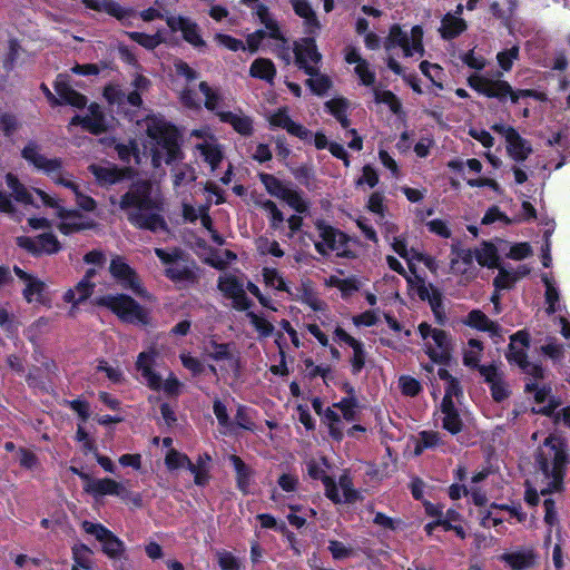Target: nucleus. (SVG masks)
<instances>
[{"mask_svg":"<svg viewBox=\"0 0 570 570\" xmlns=\"http://www.w3.org/2000/svg\"><path fill=\"white\" fill-rule=\"evenodd\" d=\"M538 470L532 483L528 482L525 501L537 505L540 495L546 497L563 490V480L567 471V449L564 442L554 435L546 438L537 456Z\"/></svg>","mask_w":570,"mask_h":570,"instance_id":"obj_1","label":"nucleus"},{"mask_svg":"<svg viewBox=\"0 0 570 570\" xmlns=\"http://www.w3.org/2000/svg\"><path fill=\"white\" fill-rule=\"evenodd\" d=\"M119 207L126 213L129 223L151 232L166 230L161 215L164 202L158 187L144 180L138 181L121 197Z\"/></svg>","mask_w":570,"mask_h":570,"instance_id":"obj_2","label":"nucleus"},{"mask_svg":"<svg viewBox=\"0 0 570 570\" xmlns=\"http://www.w3.org/2000/svg\"><path fill=\"white\" fill-rule=\"evenodd\" d=\"M21 156L29 165L47 175L55 184L72 190L81 209L92 212L96 208V202L80 193L79 186L73 181L72 176L63 169V161L60 158L46 156L41 151V147L35 141H30L23 147Z\"/></svg>","mask_w":570,"mask_h":570,"instance_id":"obj_3","label":"nucleus"},{"mask_svg":"<svg viewBox=\"0 0 570 570\" xmlns=\"http://www.w3.org/2000/svg\"><path fill=\"white\" fill-rule=\"evenodd\" d=\"M148 147L155 167L171 164L181 157L177 132L174 127L157 118L147 120Z\"/></svg>","mask_w":570,"mask_h":570,"instance_id":"obj_4","label":"nucleus"},{"mask_svg":"<svg viewBox=\"0 0 570 570\" xmlns=\"http://www.w3.org/2000/svg\"><path fill=\"white\" fill-rule=\"evenodd\" d=\"M502 72L495 75L474 72L468 77L469 86L480 95L488 98L504 100L507 97L513 104L521 98L533 97L538 100H546V94L530 89L513 90L509 82L501 79Z\"/></svg>","mask_w":570,"mask_h":570,"instance_id":"obj_5","label":"nucleus"},{"mask_svg":"<svg viewBox=\"0 0 570 570\" xmlns=\"http://www.w3.org/2000/svg\"><path fill=\"white\" fill-rule=\"evenodd\" d=\"M198 88L204 97L206 109L216 112L222 122L230 125L236 132L243 136H249L253 132V121L249 116L239 109L233 111L222 109L223 95L219 89L210 87L205 81H202Z\"/></svg>","mask_w":570,"mask_h":570,"instance_id":"obj_6","label":"nucleus"},{"mask_svg":"<svg viewBox=\"0 0 570 570\" xmlns=\"http://www.w3.org/2000/svg\"><path fill=\"white\" fill-rule=\"evenodd\" d=\"M314 411L323 416L324 422L328 425L330 434L335 440L343 438V429L340 425L341 417L347 422L356 420L358 412V404L356 400L350 395L328 406L323 413V403L320 399H314L312 402Z\"/></svg>","mask_w":570,"mask_h":570,"instance_id":"obj_7","label":"nucleus"},{"mask_svg":"<svg viewBox=\"0 0 570 570\" xmlns=\"http://www.w3.org/2000/svg\"><path fill=\"white\" fill-rule=\"evenodd\" d=\"M423 35V28L419 24L413 26L410 32L403 30L400 24H393L384 41V48L390 52L392 49L400 47L404 57L422 58L425 53Z\"/></svg>","mask_w":570,"mask_h":570,"instance_id":"obj_8","label":"nucleus"},{"mask_svg":"<svg viewBox=\"0 0 570 570\" xmlns=\"http://www.w3.org/2000/svg\"><path fill=\"white\" fill-rule=\"evenodd\" d=\"M155 254L165 267L166 276L179 286H188L197 281L194 264L183 257L178 249L155 248Z\"/></svg>","mask_w":570,"mask_h":570,"instance_id":"obj_9","label":"nucleus"},{"mask_svg":"<svg viewBox=\"0 0 570 570\" xmlns=\"http://www.w3.org/2000/svg\"><path fill=\"white\" fill-rule=\"evenodd\" d=\"M189 138L195 156L208 164L212 170L216 169L224 158V150L213 130L208 126H204L191 130Z\"/></svg>","mask_w":570,"mask_h":570,"instance_id":"obj_10","label":"nucleus"},{"mask_svg":"<svg viewBox=\"0 0 570 570\" xmlns=\"http://www.w3.org/2000/svg\"><path fill=\"white\" fill-rule=\"evenodd\" d=\"M98 304L106 306L121 321L130 324L145 325L148 323V313L137 302L127 295H107L98 299Z\"/></svg>","mask_w":570,"mask_h":570,"instance_id":"obj_11","label":"nucleus"},{"mask_svg":"<svg viewBox=\"0 0 570 570\" xmlns=\"http://www.w3.org/2000/svg\"><path fill=\"white\" fill-rule=\"evenodd\" d=\"M33 191L41 199L43 205L56 209V215L59 218L58 228L62 234L69 235L95 226V223L91 219L76 210L65 209L57 199L45 191L40 189H35Z\"/></svg>","mask_w":570,"mask_h":570,"instance_id":"obj_12","label":"nucleus"},{"mask_svg":"<svg viewBox=\"0 0 570 570\" xmlns=\"http://www.w3.org/2000/svg\"><path fill=\"white\" fill-rule=\"evenodd\" d=\"M419 333L424 342L425 352L432 361L445 363L450 360L452 341L445 331L421 323Z\"/></svg>","mask_w":570,"mask_h":570,"instance_id":"obj_13","label":"nucleus"},{"mask_svg":"<svg viewBox=\"0 0 570 570\" xmlns=\"http://www.w3.org/2000/svg\"><path fill=\"white\" fill-rule=\"evenodd\" d=\"M259 178L272 196L286 202L288 206L297 213H305L307 210V202L299 191L293 189L288 184L283 183L269 174H261Z\"/></svg>","mask_w":570,"mask_h":570,"instance_id":"obj_14","label":"nucleus"},{"mask_svg":"<svg viewBox=\"0 0 570 570\" xmlns=\"http://www.w3.org/2000/svg\"><path fill=\"white\" fill-rule=\"evenodd\" d=\"M82 530L95 537L101 543V549L110 559H120L125 552L124 542L116 537L110 530L100 523L83 521Z\"/></svg>","mask_w":570,"mask_h":570,"instance_id":"obj_15","label":"nucleus"},{"mask_svg":"<svg viewBox=\"0 0 570 570\" xmlns=\"http://www.w3.org/2000/svg\"><path fill=\"white\" fill-rule=\"evenodd\" d=\"M316 228L321 240L315 243V247L320 254L334 252L337 256L348 255L347 238L342 232L324 222H317Z\"/></svg>","mask_w":570,"mask_h":570,"instance_id":"obj_16","label":"nucleus"},{"mask_svg":"<svg viewBox=\"0 0 570 570\" xmlns=\"http://www.w3.org/2000/svg\"><path fill=\"white\" fill-rule=\"evenodd\" d=\"M527 346L528 335L524 332L515 333L511 336L507 357L510 362L518 364L525 373L532 375L534 379L542 377V367L538 364L528 362L525 354Z\"/></svg>","mask_w":570,"mask_h":570,"instance_id":"obj_17","label":"nucleus"},{"mask_svg":"<svg viewBox=\"0 0 570 570\" xmlns=\"http://www.w3.org/2000/svg\"><path fill=\"white\" fill-rule=\"evenodd\" d=\"M492 129L504 138L508 155L515 161L525 160L532 153L530 141L524 139L513 127L495 124L492 126Z\"/></svg>","mask_w":570,"mask_h":570,"instance_id":"obj_18","label":"nucleus"},{"mask_svg":"<svg viewBox=\"0 0 570 570\" xmlns=\"http://www.w3.org/2000/svg\"><path fill=\"white\" fill-rule=\"evenodd\" d=\"M406 282L410 288L422 299L428 301L435 317L442 321V294L433 285L425 283L419 275L407 276Z\"/></svg>","mask_w":570,"mask_h":570,"instance_id":"obj_19","label":"nucleus"},{"mask_svg":"<svg viewBox=\"0 0 570 570\" xmlns=\"http://www.w3.org/2000/svg\"><path fill=\"white\" fill-rule=\"evenodd\" d=\"M325 494L334 503H352L360 498V493L353 488V482L347 473H343L337 483L333 479H326Z\"/></svg>","mask_w":570,"mask_h":570,"instance_id":"obj_20","label":"nucleus"},{"mask_svg":"<svg viewBox=\"0 0 570 570\" xmlns=\"http://www.w3.org/2000/svg\"><path fill=\"white\" fill-rule=\"evenodd\" d=\"M46 97L52 105L67 104L76 108H81L86 105L87 99L85 96L75 91L67 81V76L59 75L55 81V89L59 96L57 98L46 86H42Z\"/></svg>","mask_w":570,"mask_h":570,"instance_id":"obj_21","label":"nucleus"},{"mask_svg":"<svg viewBox=\"0 0 570 570\" xmlns=\"http://www.w3.org/2000/svg\"><path fill=\"white\" fill-rule=\"evenodd\" d=\"M204 353L217 362H223L226 370L238 372L240 368L239 351L234 344H220L210 341L205 344Z\"/></svg>","mask_w":570,"mask_h":570,"instance_id":"obj_22","label":"nucleus"},{"mask_svg":"<svg viewBox=\"0 0 570 570\" xmlns=\"http://www.w3.org/2000/svg\"><path fill=\"white\" fill-rule=\"evenodd\" d=\"M344 60L354 66V73L360 83L365 87H373L376 81V73L371 63L364 59L360 50L353 46L344 49Z\"/></svg>","mask_w":570,"mask_h":570,"instance_id":"obj_23","label":"nucleus"},{"mask_svg":"<svg viewBox=\"0 0 570 570\" xmlns=\"http://www.w3.org/2000/svg\"><path fill=\"white\" fill-rule=\"evenodd\" d=\"M110 274L125 288L131 289L140 296H145L146 292L141 286L140 279L135 271L121 257L112 258L109 266Z\"/></svg>","mask_w":570,"mask_h":570,"instance_id":"obj_24","label":"nucleus"},{"mask_svg":"<svg viewBox=\"0 0 570 570\" xmlns=\"http://www.w3.org/2000/svg\"><path fill=\"white\" fill-rule=\"evenodd\" d=\"M296 63L304 69L307 75L315 73V67L321 61V53L317 51L313 38H304L294 43Z\"/></svg>","mask_w":570,"mask_h":570,"instance_id":"obj_25","label":"nucleus"},{"mask_svg":"<svg viewBox=\"0 0 570 570\" xmlns=\"http://www.w3.org/2000/svg\"><path fill=\"white\" fill-rule=\"evenodd\" d=\"M219 291L233 301V306L239 311L249 307V301L244 292V284L232 274H224L218 281Z\"/></svg>","mask_w":570,"mask_h":570,"instance_id":"obj_26","label":"nucleus"},{"mask_svg":"<svg viewBox=\"0 0 570 570\" xmlns=\"http://www.w3.org/2000/svg\"><path fill=\"white\" fill-rule=\"evenodd\" d=\"M17 243L20 247L36 255L52 254L60 248L57 238L52 234H42L36 238L21 236L17 238Z\"/></svg>","mask_w":570,"mask_h":570,"instance_id":"obj_27","label":"nucleus"},{"mask_svg":"<svg viewBox=\"0 0 570 570\" xmlns=\"http://www.w3.org/2000/svg\"><path fill=\"white\" fill-rule=\"evenodd\" d=\"M525 387L529 392L533 393L534 401L538 405L533 409L534 412L551 415L560 405V402L551 396V389L549 386L538 382H531L527 383Z\"/></svg>","mask_w":570,"mask_h":570,"instance_id":"obj_28","label":"nucleus"},{"mask_svg":"<svg viewBox=\"0 0 570 570\" xmlns=\"http://www.w3.org/2000/svg\"><path fill=\"white\" fill-rule=\"evenodd\" d=\"M268 122L274 128H283L288 134L307 141L312 132L304 126L293 121L288 115L287 108H281L268 116Z\"/></svg>","mask_w":570,"mask_h":570,"instance_id":"obj_29","label":"nucleus"},{"mask_svg":"<svg viewBox=\"0 0 570 570\" xmlns=\"http://www.w3.org/2000/svg\"><path fill=\"white\" fill-rule=\"evenodd\" d=\"M159 348L155 344H151L146 351L140 352L137 356L136 368L141 374L147 385H154L156 382V372L153 370V366L159 358Z\"/></svg>","mask_w":570,"mask_h":570,"instance_id":"obj_30","label":"nucleus"},{"mask_svg":"<svg viewBox=\"0 0 570 570\" xmlns=\"http://www.w3.org/2000/svg\"><path fill=\"white\" fill-rule=\"evenodd\" d=\"M16 275L23 282L24 288L22 291L23 297L28 303H45L43 291L45 283L39 278L27 274L19 267H14Z\"/></svg>","mask_w":570,"mask_h":570,"instance_id":"obj_31","label":"nucleus"},{"mask_svg":"<svg viewBox=\"0 0 570 570\" xmlns=\"http://www.w3.org/2000/svg\"><path fill=\"white\" fill-rule=\"evenodd\" d=\"M499 560L509 566L511 570H527L534 566L535 554L532 549L520 548L502 553Z\"/></svg>","mask_w":570,"mask_h":570,"instance_id":"obj_32","label":"nucleus"},{"mask_svg":"<svg viewBox=\"0 0 570 570\" xmlns=\"http://www.w3.org/2000/svg\"><path fill=\"white\" fill-rule=\"evenodd\" d=\"M385 239L390 243L393 250L402 256L407 253V243L404 235L399 234V226L391 219H377Z\"/></svg>","mask_w":570,"mask_h":570,"instance_id":"obj_33","label":"nucleus"},{"mask_svg":"<svg viewBox=\"0 0 570 570\" xmlns=\"http://www.w3.org/2000/svg\"><path fill=\"white\" fill-rule=\"evenodd\" d=\"M85 490L95 495H116L120 498H125L128 493L122 483L108 478L89 480Z\"/></svg>","mask_w":570,"mask_h":570,"instance_id":"obj_34","label":"nucleus"},{"mask_svg":"<svg viewBox=\"0 0 570 570\" xmlns=\"http://www.w3.org/2000/svg\"><path fill=\"white\" fill-rule=\"evenodd\" d=\"M168 24L174 31H180L184 39L194 47L204 46L198 27L191 20L184 17H173L168 20Z\"/></svg>","mask_w":570,"mask_h":570,"instance_id":"obj_35","label":"nucleus"},{"mask_svg":"<svg viewBox=\"0 0 570 570\" xmlns=\"http://www.w3.org/2000/svg\"><path fill=\"white\" fill-rule=\"evenodd\" d=\"M88 111L89 114L85 117L75 116L70 121V127L81 125L86 130L92 134H99L105 130V118L100 107L92 104L89 106Z\"/></svg>","mask_w":570,"mask_h":570,"instance_id":"obj_36","label":"nucleus"},{"mask_svg":"<svg viewBox=\"0 0 570 570\" xmlns=\"http://www.w3.org/2000/svg\"><path fill=\"white\" fill-rule=\"evenodd\" d=\"M208 208L206 206H200L198 208L193 207L191 205L184 204L183 206V215L185 219L189 222H195L196 219L200 220V224L204 228L208 230L210 234V238L218 245L223 244L222 236L213 229L212 219L207 213Z\"/></svg>","mask_w":570,"mask_h":570,"instance_id":"obj_37","label":"nucleus"},{"mask_svg":"<svg viewBox=\"0 0 570 570\" xmlns=\"http://www.w3.org/2000/svg\"><path fill=\"white\" fill-rule=\"evenodd\" d=\"M83 4L91 10L105 12L120 21L131 16V10L120 6L114 0H82Z\"/></svg>","mask_w":570,"mask_h":570,"instance_id":"obj_38","label":"nucleus"},{"mask_svg":"<svg viewBox=\"0 0 570 570\" xmlns=\"http://www.w3.org/2000/svg\"><path fill=\"white\" fill-rule=\"evenodd\" d=\"M480 373L488 382L491 389L492 396L495 401H502L508 396V389L502 379V373L493 366H481Z\"/></svg>","mask_w":570,"mask_h":570,"instance_id":"obj_39","label":"nucleus"},{"mask_svg":"<svg viewBox=\"0 0 570 570\" xmlns=\"http://www.w3.org/2000/svg\"><path fill=\"white\" fill-rule=\"evenodd\" d=\"M95 269H89L75 288H70L65 293L63 299L67 303L77 305L88 298L92 293L94 284L91 283V278L95 276Z\"/></svg>","mask_w":570,"mask_h":570,"instance_id":"obj_40","label":"nucleus"},{"mask_svg":"<svg viewBox=\"0 0 570 570\" xmlns=\"http://www.w3.org/2000/svg\"><path fill=\"white\" fill-rule=\"evenodd\" d=\"M293 299L299 301L303 304H306L313 311H324L325 303L318 297L315 292L313 285L308 281H303L299 287L293 292V295H289Z\"/></svg>","mask_w":570,"mask_h":570,"instance_id":"obj_41","label":"nucleus"},{"mask_svg":"<svg viewBox=\"0 0 570 570\" xmlns=\"http://www.w3.org/2000/svg\"><path fill=\"white\" fill-rule=\"evenodd\" d=\"M466 22L459 16L448 12L441 19L439 32L442 39L451 40L466 30Z\"/></svg>","mask_w":570,"mask_h":570,"instance_id":"obj_42","label":"nucleus"},{"mask_svg":"<svg viewBox=\"0 0 570 570\" xmlns=\"http://www.w3.org/2000/svg\"><path fill=\"white\" fill-rule=\"evenodd\" d=\"M256 14L261 20V23L265 27L266 37L275 40L279 46H285L287 40L285 39L277 21L269 13L266 7L259 4L256 9Z\"/></svg>","mask_w":570,"mask_h":570,"instance_id":"obj_43","label":"nucleus"},{"mask_svg":"<svg viewBox=\"0 0 570 570\" xmlns=\"http://www.w3.org/2000/svg\"><path fill=\"white\" fill-rule=\"evenodd\" d=\"M229 462L232 463L236 473L237 488L244 494L249 493L253 483V470L237 455H230Z\"/></svg>","mask_w":570,"mask_h":570,"instance_id":"obj_44","label":"nucleus"},{"mask_svg":"<svg viewBox=\"0 0 570 570\" xmlns=\"http://www.w3.org/2000/svg\"><path fill=\"white\" fill-rule=\"evenodd\" d=\"M139 91L132 90L128 94L124 92L117 86H108L105 89V97L110 104H116L118 106H124L125 104H129L132 107H139L141 105V97Z\"/></svg>","mask_w":570,"mask_h":570,"instance_id":"obj_45","label":"nucleus"},{"mask_svg":"<svg viewBox=\"0 0 570 570\" xmlns=\"http://www.w3.org/2000/svg\"><path fill=\"white\" fill-rule=\"evenodd\" d=\"M89 170L101 185L115 184L124 177V171L109 163L100 165L92 164L89 166Z\"/></svg>","mask_w":570,"mask_h":570,"instance_id":"obj_46","label":"nucleus"},{"mask_svg":"<svg viewBox=\"0 0 570 570\" xmlns=\"http://www.w3.org/2000/svg\"><path fill=\"white\" fill-rule=\"evenodd\" d=\"M295 13L304 19L307 33H314L320 29L318 20L307 0H292Z\"/></svg>","mask_w":570,"mask_h":570,"instance_id":"obj_47","label":"nucleus"},{"mask_svg":"<svg viewBox=\"0 0 570 570\" xmlns=\"http://www.w3.org/2000/svg\"><path fill=\"white\" fill-rule=\"evenodd\" d=\"M210 461L212 458L208 454L199 455L195 463L189 460L188 470L194 475L196 485L204 487L208 483Z\"/></svg>","mask_w":570,"mask_h":570,"instance_id":"obj_48","label":"nucleus"},{"mask_svg":"<svg viewBox=\"0 0 570 570\" xmlns=\"http://www.w3.org/2000/svg\"><path fill=\"white\" fill-rule=\"evenodd\" d=\"M249 75L254 78L272 83L276 76V68L272 60L257 58L249 67Z\"/></svg>","mask_w":570,"mask_h":570,"instance_id":"obj_49","label":"nucleus"},{"mask_svg":"<svg viewBox=\"0 0 570 570\" xmlns=\"http://www.w3.org/2000/svg\"><path fill=\"white\" fill-rule=\"evenodd\" d=\"M92 550L83 543H77L72 547L73 566L79 570H94Z\"/></svg>","mask_w":570,"mask_h":570,"instance_id":"obj_50","label":"nucleus"},{"mask_svg":"<svg viewBox=\"0 0 570 570\" xmlns=\"http://www.w3.org/2000/svg\"><path fill=\"white\" fill-rule=\"evenodd\" d=\"M465 324L470 327L497 334L498 326L483 312L479 309L471 311L465 320Z\"/></svg>","mask_w":570,"mask_h":570,"instance_id":"obj_51","label":"nucleus"},{"mask_svg":"<svg viewBox=\"0 0 570 570\" xmlns=\"http://www.w3.org/2000/svg\"><path fill=\"white\" fill-rule=\"evenodd\" d=\"M155 379V384L148 385L151 390L163 391L169 396H175L180 393L183 384L173 373H169L166 380H161L160 375L156 373Z\"/></svg>","mask_w":570,"mask_h":570,"instance_id":"obj_52","label":"nucleus"},{"mask_svg":"<svg viewBox=\"0 0 570 570\" xmlns=\"http://www.w3.org/2000/svg\"><path fill=\"white\" fill-rule=\"evenodd\" d=\"M6 180L17 202L26 205L35 203L32 194L18 180L14 175L8 174Z\"/></svg>","mask_w":570,"mask_h":570,"instance_id":"obj_53","label":"nucleus"},{"mask_svg":"<svg viewBox=\"0 0 570 570\" xmlns=\"http://www.w3.org/2000/svg\"><path fill=\"white\" fill-rule=\"evenodd\" d=\"M263 279L267 287L276 291L286 292L288 295H293V291L287 286L281 273L271 267L263 268Z\"/></svg>","mask_w":570,"mask_h":570,"instance_id":"obj_54","label":"nucleus"},{"mask_svg":"<svg viewBox=\"0 0 570 570\" xmlns=\"http://www.w3.org/2000/svg\"><path fill=\"white\" fill-rule=\"evenodd\" d=\"M542 282L546 286L547 312L556 313L561 308L558 288L556 287L554 281L547 274L542 275Z\"/></svg>","mask_w":570,"mask_h":570,"instance_id":"obj_55","label":"nucleus"},{"mask_svg":"<svg viewBox=\"0 0 570 570\" xmlns=\"http://www.w3.org/2000/svg\"><path fill=\"white\" fill-rule=\"evenodd\" d=\"M475 259L480 265L493 268L498 266L499 257L493 245L483 244L475 250Z\"/></svg>","mask_w":570,"mask_h":570,"instance_id":"obj_56","label":"nucleus"},{"mask_svg":"<svg viewBox=\"0 0 570 570\" xmlns=\"http://www.w3.org/2000/svg\"><path fill=\"white\" fill-rule=\"evenodd\" d=\"M373 95L375 102L387 106L393 114H399L401 111V101L392 91L374 88Z\"/></svg>","mask_w":570,"mask_h":570,"instance_id":"obj_57","label":"nucleus"},{"mask_svg":"<svg viewBox=\"0 0 570 570\" xmlns=\"http://www.w3.org/2000/svg\"><path fill=\"white\" fill-rule=\"evenodd\" d=\"M441 410L443 414V428L451 432L452 434L460 432L462 422L454 409V404L450 406L441 405Z\"/></svg>","mask_w":570,"mask_h":570,"instance_id":"obj_58","label":"nucleus"},{"mask_svg":"<svg viewBox=\"0 0 570 570\" xmlns=\"http://www.w3.org/2000/svg\"><path fill=\"white\" fill-rule=\"evenodd\" d=\"M307 473L312 479L322 480L325 485L326 479H332L327 475V461L325 458L311 459L306 463Z\"/></svg>","mask_w":570,"mask_h":570,"instance_id":"obj_59","label":"nucleus"},{"mask_svg":"<svg viewBox=\"0 0 570 570\" xmlns=\"http://www.w3.org/2000/svg\"><path fill=\"white\" fill-rule=\"evenodd\" d=\"M401 257L407 262L411 271L414 267L415 262L423 263L430 271L434 272L436 269V263L434 258L414 248H407L406 255H402Z\"/></svg>","mask_w":570,"mask_h":570,"instance_id":"obj_60","label":"nucleus"},{"mask_svg":"<svg viewBox=\"0 0 570 570\" xmlns=\"http://www.w3.org/2000/svg\"><path fill=\"white\" fill-rule=\"evenodd\" d=\"M420 69L422 73L428 77L432 83L439 89H443L442 80H443V69L436 65L431 63L429 61H422L420 63Z\"/></svg>","mask_w":570,"mask_h":570,"instance_id":"obj_61","label":"nucleus"},{"mask_svg":"<svg viewBox=\"0 0 570 570\" xmlns=\"http://www.w3.org/2000/svg\"><path fill=\"white\" fill-rule=\"evenodd\" d=\"M482 354V344L478 340H470L463 352V362L466 366H478Z\"/></svg>","mask_w":570,"mask_h":570,"instance_id":"obj_62","label":"nucleus"},{"mask_svg":"<svg viewBox=\"0 0 570 570\" xmlns=\"http://www.w3.org/2000/svg\"><path fill=\"white\" fill-rule=\"evenodd\" d=\"M440 438L435 432L423 431L415 441L414 454L420 455L425 449H432L439 444Z\"/></svg>","mask_w":570,"mask_h":570,"instance_id":"obj_63","label":"nucleus"},{"mask_svg":"<svg viewBox=\"0 0 570 570\" xmlns=\"http://www.w3.org/2000/svg\"><path fill=\"white\" fill-rule=\"evenodd\" d=\"M215 556L222 570H240L242 563L232 552L217 550Z\"/></svg>","mask_w":570,"mask_h":570,"instance_id":"obj_64","label":"nucleus"}]
</instances>
